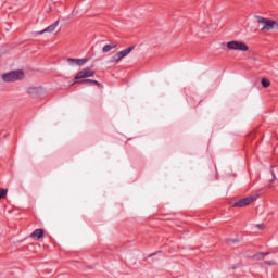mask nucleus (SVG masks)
Listing matches in <instances>:
<instances>
[{"mask_svg":"<svg viewBox=\"0 0 278 278\" xmlns=\"http://www.w3.org/2000/svg\"><path fill=\"white\" fill-rule=\"evenodd\" d=\"M94 70L90 67L83 68L80 72L76 74L74 79L76 80L74 84H86L87 86H98L99 88H102L103 85L97 80L88 79V77H94Z\"/></svg>","mask_w":278,"mask_h":278,"instance_id":"1","label":"nucleus"},{"mask_svg":"<svg viewBox=\"0 0 278 278\" xmlns=\"http://www.w3.org/2000/svg\"><path fill=\"white\" fill-rule=\"evenodd\" d=\"M258 25H263L261 31H271V29H278V23L275 20L262 17L260 15L255 16Z\"/></svg>","mask_w":278,"mask_h":278,"instance_id":"2","label":"nucleus"},{"mask_svg":"<svg viewBox=\"0 0 278 278\" xmlns=\"http://www.w3.org/2000/svg\"><path fill=\"white\" fill-rule=\"evenodd\" d=\"M25 77V73L21 70L18 71H11L9 73L2 74V79L5 83H14V81H21Z\"/></svg>","mask_w":278,"mask_h":278,"instance_id":"3","label":"nucleus"},{"mask_svg":"<svg viewBox=\"0 0 278 278\" xmlns=\"http://www.w3.org/2000/svg\"><path fill=\"white\" fill-rule=\"evenodd\" d=\"M260 199V194H252L250 197L240 199L236 202H231V207H247V205H251V203H254V201H257Z\"/></svg>","mask_w":278,"mask_h":278,"instance_id":"4","label":"nucleus"},{"mask_svg":"<svg viewBox=\"0 0 278 278\" xmlns=\"http://www.w3.org/2000/svg\"><path fill=\"white\" fill-rule=\"evenodd\" d=\"M227 49L230 51H249V46L242 41H229L227 42Z\"/></svg>","mask_w":278,"mask_h":278,"instance_id":"5","label":"nucleus"},{"mask_svg":"<svg viewBox=\"0 0 278 278\" xmlns=\"http://www.w3.org/2000/svg\"><path fill=\"white\" fill-rule=\"evenodd\" d=\"M134 49H136V47L131 46L129 48H126L125 50H122V51L115 53L112 56V62H121V60H123L124 58H127V55H129V53H131Z\"/></svg>","mask_w":278,"mask_h":278,"instance_id":"6","label":"nucleus"},{"mask_svg":"<svg viewBox=\"0 0 278 278\" xmlns=\"http://www.w3.org/2000/svg\"><path fill=\"white\" fill-rule=\"evenodd\" d=\"M58 25H60V20L55 21L52 25L48 26L46 29L37 33L39 36H42V34H52L54 29H58Z\"/></svg>","mask_w":278,"mask_h":278,"instance_id":"7","label":"nucleus"},{"mask_svg":"<svg viewBox=\"0 0 278 278\" xmlns=\"http://www.w3.org/2000/svg\"><path fill=\"white\" fill-rule=\"evenodd\" d=\"M30 238H33L34 240H40L42 238H45V230L43 229H35L31 233H30Z\"/></svg>","mask_w":278,"mask_h":278,"instance_id":"8","label":"nucleus"},{"mask_svg":"<svg viewBox=\"0 0 278 278\" xmlns=\"http://www.w3.org/2000/svg\"><path fill=\"white\" fill-rule=\"evenodd\" d=\"M68 64H76L77 66H84L86 62H88V59H73V58H67Z\"/></svg>","mask_w":278,"mask_h":278,"instance_id":"9","label":"nucleus"},{"mask_svg":"<svg viewBox=\"0 0 278 278\" xmlns=\"http://www.w3.org/2000/svg\"><path fill=\"white\" fill-rule=\"evenodd\" d=\"M116 47H118V45L116 43H109V45H105L103 48H102V52L103 53H110V51L112 49H116Z\"/></svg>","mask_w":278,"mask_h":278,"instance_id":"10","label":"nucleus"},{"mask_svg":"<svg viewBox=\"0 0 278 278\" xmlns=\"http://www.w3.org/2000/svg\"><path fill=\"white\" fill-rule=\"evenodd\" d=\"M267 255H270V252H258L256 254H254V260H264V257H266Z\"/></svg>","mask_w":278,"mask_h":278,"instance_id":"11","label":"nucleus"},{"mask_svg":"<svg viewBox=\"0 0 278 278\" xmlns=\"http://www.w3.org/2000/svg\"><path fill=\"white\" fill-rule=\"evenodd\" d=\"M261 84H262L263 88L270 87V80H268L267 78H262Z\"/></svg>","mask_w":278,"mask_h":278,"instance_id":"12","label":"nucleus"},{"mask_svg":"<svg viewBox=\"0 0 278 278\" xmlns=\"http://www.w3.org/2000/svg\"><path fill=\"white\" fill-rule=\"evenodd\" d=\"M8 197V189L0 188V199Z\"/></svg>","mask_w":278,"mask_h":278,"instance_id":"13","label":"nucleus"},{"mask_svg":"<svg viewBox=\"0 0 278 278\" xmlns=\"http://www.w3.org/2000/svg\"><path fill=\"white\" fill-rule=\"evenodd\" d=\"M265 264H266L267 266H277V261H275V260L266 261Z\"/></svg>","mask_w":278,"mask_h":278,"instance_id":"14","label":"nucleus"},{"mask_svg":"<svg viewBox=\"0 0 278 278\" xmlns=\"http://www.w3.org/2000/svg\"><path fill=\"white\" fill-rule=\"evenodd\" d=\"M264 227H265L264 224H258V225H256V228H257V229H261V230L264 229Z\"/></svg>","mask_w":278,"mask_h":278,"instance_id":"15","label":"nucleus"}]
</instances>
